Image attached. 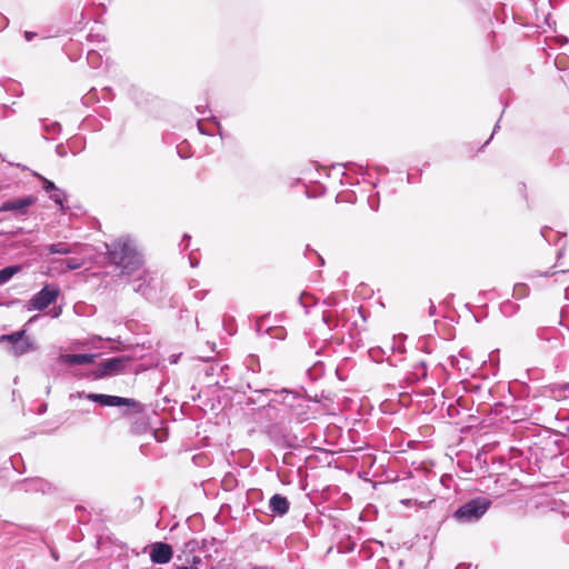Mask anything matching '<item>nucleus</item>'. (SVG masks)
<instances>
[{
  "instance_id": "obj_1",
  "label": "nucleus",
  "mask_w": 569,
  "mask_h": 569,
  "mask_svg": "<svg viewBox=\"0 0 569 569\" xmlns=\"http://www.w3.org/2000/svg\"><path fill=\"white\" fill-rule=\"evenodd\" d=\"M256 392L274 395V397L269 400L268 408L277 409V406H281V408L278 409L276 419L280 421H296L297 423H302L309 419V405L300 393L288 389L280 391L262 389L256 390Z\"/></svg>"
},
{
  "instance_id": "obj_2",
  "label": "nucleus",
  "mask_w": 569,
  "mask_h": 569,
  "mask_svg": "<svg viewBox=\"0 0 569 569\" xmlns=\"http://www.w3.org/2000/svg\"><path fill=\"white\" fill-rule=\"evenodd\" d=\"M106 247L109 261L118 267L122 274H132L140 270L142 259L130 237L122 236Z\"/></svg>"
},
{
  "instance_id": "obj_3",
  "label": "nucleus",
  "mask_w": 569,
  "mask_h": 569,
  "mask_svg": "<svg viewBox=\"0 0 569 569\" xmlns=\"http://www.w3.org/2000/svg\"><path fill=\"white\" fill-rule=\"evenodd\" d=\"M209 545L214 547L217 545L216 539L203 540L201 546L196 539L186 542L181 553L177 557L180 563L176 566V569H209L207 565L203 566L202 560V556L204 558L210 557Z\"/></svg>"
},
{
  "instance_id": "obj_4",
  "label": "nucleus",
  "mask_w": 569,
  "mask_h": 569,
  "mask_svg": "<svg viewBox=\"0 0 569 569\" xmlns=\"http://www.w3.org/2000/svg\"><path fill=\"white\" fill-rule=\"evenodd\" d=\"M491 501L486 497H476L461 505L453 513V518L461 523L478 521L490 508Z\"/></svg>"
},
{
  "instance_id": "obj_5",
  "label": "nucleus",
  "mask_w": 569,
  "mask_h": 569,
  "mask_svg": "<svg viewBox=\"0 0 569 569\" xmlns=\"http://www.w3.org/2000/svg\"><path fill=\"white\" fill-rule=\"evenodd\" d=\"M59 293L60 290L57 286L46 284L29 300L28 309L42 311L57 300Z\"/></svg>"
},
{
  "instance_id": "obj_6",
  "label": "nucleus",
  "mask_w": 569,
  "mask_h": 569,
  "mask_svg": "<svg viewBox=\"0 0 569 569\" xmlns=\"http://www.w3.org/2000/svg\"><path fill=\"white\" fill-rule=\"evenodd\" d=\"M79 398H86L90 401L97 402L100 406L103 407H136L138 402L131 398H123L119 396H110V395H103V393H86V392H78Z\"/></svg>"
},
{
  "instance_id": "obj_7",
  "label": "nucleus",
  "mask_w": 569,
  "mask_h": 569,
  "mask_svg": "<svg viewBox=\"0 0 569 569\" xmlns=\"http://www.w3.org/2000/svg\"><path fill=\"white\" fill-rule=\"evenodd\" d=\"M36 202L33 196H27L23 198L9 199L1 203L0 212L13 211L17 214H24L30 206Z\"/></svg>"
},
{
  "instance_id": "obj_8",
  "label": "nucleus",
  "mask_w": 569,
  "mask_h": 569,
  "mask_svg": "<svg viewBox=\"0 0 569 569\" xmlns=\"http://www.w3.org/2000/svg\"><path fill=\"white\" fill-rule=\"evenodd\" d=\"M172 555L171 546L164 542L153 543L150 550V559L153 563H167L171 560Z\"/></svg>"
},
{
  "instance_id": "obj_9",
  "label": "nucleus",
  "mask_w": 569,
  "mask_h": 569,
  "mask_svg": "<svg viewBox=\"0 0 569 569\" xmlns=\"http://www.w3.org/2000/svg\"><path fill=\"white\" fill-rule=\"evenodd\" d=\"M96 356L90 353H66L60 356V361L64 365H89L93 362Z\"/></svg>"
},
{
  "instance_id": "obj_10",
  "label": "nucleus",
  "mask_w": 569,
  "mask_h": 569,
  "mask_svg": "<svg viewBox=\"0 0 569 569\" xmlns=\"http://www.w3.org/2000/svg\"><path fill=\"white\" fill-rule=\"evenodd\" d=\"M289 501L284 496L273 495L269 500V508L274 515L284 516L289 511Z\"/></svg>"
},
{
  "instance_id": "obj_11",
  "label": "nucleus",
  "mask_w": 569,
  "mask_h": 569,
  "mask_svg": "<svg viewBox=\"0 0 569 569\" xmlns=\"http://www.w3.org/2000/svg\"><path fill=\"white\" fill-rule=\"evenodd\" d=\"M124 358L114 357L101 363L100 377L119 372L123 368Z\"/></svg>"
},
{
  "instance_id": "obj_12",
  "label": "nucleus",
  "mask_w": 569,
  "mask_h": 569,
  "mask_svg": "<svg viewBox=\"0 0 569 569\" xmlns=\"http://www.w3.org/2000/svg\"><path fill=\"white\" fill-rule=\"evenodd\" d=\"M77 243L57 242L46 246V251L50 254H71L76 252Z\"/></svg>"
},
{
  "instance_id": "obj_13",
  "label": "nucleus",
  "mask_w": 569,
  "mask_h": 569,
  "mask_svg": "<svg viewBox=\"0 0 569 569\" xmlns=\"http://www.w3.org/2000/svg\"><path fill=\"white\" fill-rule=\"evenodd\" d=\"M21 270V266H8L0 270V286L7 283L14 274Z\"/></svg>"
},
{
  "instance_id": "obj_14",
  "label": "nucleus",
  "mask_w": 569,
  "mask_h": 569,
  "mask_svg": "<svg viewBox=\"0 0 569 569\" xmlns=\"http://www.w3.org/2000/svg\"><path fill=\"white\" fill-rule=\"evenodd\" d=\"M133 291L142 295L146 298H149L151 296L152 289L146 279L139 277L134 281Z\"/></svg>"
},
{
  "instance_id": "obj_15",
  "label": "nucleus",
  "mask_w": 569,
  "mask_h": 569,
  "mask_svg": "<svg viewBox=\"0 0 569 569\" xmlns=\"http://www.w3.org/2000/svg\"><path fill=\"white\" fill-rule=\"evenodd\" d=\"M34 349H36V347L28 339H23L20 341L19 345L17 343V345L12 346V352L14 356H21V355H23L30 350H34Z\"/></svg>"
},
{
  "instance_id": "obj_16",
  "label": "nucleus",
  "mask_w": 569,
  "mask_h": 569,
  "mask_svg": "<svg viewBox=\"0 0 569 569\" xmlns=\"http://www.w3.org/2000/svg\"><path fill=\"white\" fill-rule=\"evenodd\" d=\"M556 269V266L551 267L549 270H547L546 272H539V271H532L530 272L527 278L529 280H532L535 279L536 277H552V276H558V274H566L569 272V269L568 270H555Z\"/></svg>"
},
{
  "instance_id": "obj_17",
  "label": "nucleus",
  "mask_w": 569,
  "mask_h": 569,
  "mask_svg": "<svg viewBox=\"0 0 569 569\" xmlns=\"http://www.w3.org/2000/svg\"><path fill=\"white\" fill-rule=\"evenodd\" d=\"M43 131L46 133L47 140L54 139L56 136H58L61 132V126L58 122H51L48 124H43Z\"/></svg>"
},
{
  "instance_id": "obj_18",
  "label": "nucleus",
  "mask_w": 569,
  "mask_h": 569,
  "mask_svg": "<svg viewBox=\"0 0 569 569\" xmlns=\"http://www.w3.org/2000/svg\"><path fill=\"white\" fill-rule=\"evenodd\" d=\"M26 333V330H19V331H16V332H12L10 335H3L1 337V340H7L9 341L12 346L14 345H19L21 340H23V336Z\"/></svg>"
},
{
  "instance_id": "obj_19",
  "label": "nucleus",
  "mask_w": 569,
  "mask_h": 569,
  "mask_svg": "<svg viewBox=\"0 0 569 569\" xmlns=\"http://www.w3.org/2000/svg\"><path fill=\"white\" fill-rule=\"evenodd\" d=\"M61 263H64L68 270H77L83 266V260L78 258H68L60 260Z\"/></svg>"
},
{
  "instance_id": "obj_20",
  "label": "nucleus",
  "mask_w": 569,
  "mask_h": 569,
  "mask_svg": "<svg viewBox=\"0 0 569 569\" xmlns=\"http://www.w3.org/2000/svg\"><path fill=\"white\" fill-rule=\"evenodd\" d=\"M529 295V288L526 283H517L513 287V297L517 299L526 298Z\"/></svg>"
},
{
  "instance_id": "obj_21",
  "label": "nucleus",
  "mask_w": 569,
  "mask_h": 569,
  "mask_svg": "<svg viewBox=\"0 0 569 569\" xmlns=\"http://www.w3.org/2000/svg\"><path fill=\"white\" fill-rule=\"evenodd\" d=\"M517 308L518 306L515 302L508 300L501 305L500 310L505 316L510 317L516 312Z\"/></svg>"
},
{
  "instance_id": "obj_22",
  "label": "nucleus",
  "mask_w": 569,
  "mask_h": 569,
  "mask_svg": "<svg viewBox=\"0 0 569 569\" xmlns=\"http://www.w3.org/2000/svg\"><path fill=\"white\" fill-rule=\"evenodd\" d=\"M49 198L57 204L62 206L66 199V194L61 189L57 188L54 191L49 193Z\"/></svg>"
},
{
  "instance_id": "obj_23",
  "label": "nucleus",
  "mask_w": 569,
  "mask_h": 569,
  "mask_svg": "<svg viewBox=\"0 0 569 569\" xmlns=\"http://www.w3.org/2000/svg\"><path fill=\"white\" fill-rule=\"evenodd\" d=\"M345 168L353 171V172H357L361 176L366 174L367 173V169L361 166V164H357V163H353V162H348L346 164H343Z\"/></svg>"
},
{
  "instance_id": "obj_24",
  "label": "nucleus",
  "mask_w": 569,
  "mask_h": 569,
  "mask_svg": "<svg viewBox=\"0 0 569 569\" xmlns=\"http://www.w3.org/2000/svg\"><path fill=\"white\" fill-rule=\"evenodd\" d=\"M40 179L42 181V187L47 193H51L58 188L52 181L48 180L47 178L40 177Z\"/></svg>"
},
{
  "instance_id": "obj_25",
  "label": "nucleus",
  "mask_w": 569,
  "mask_h": 569,
  "mask_svg": "<svg viewBox=\"0 0 569 569\" xmlns=\"http://www.w3.org/2000/svg\"><path fill=\"white\" fill-rule=\"evenodd\" d=\"M99 53L94 50H90L88 52V62L92 66V67H97L98 66V59H99Z\"/></svg>"
},
{
  "instance_id": "obj_26",
  "label": "nucleus",
  "mask_w": 569,
  "mask_h": 569,
  "mask_svg": "<svg viewBox=\"0 0 569 569\" xmlns=\"http://www.w3.org/2000/svg\"><path fill=\"white\" fill-rule=\"evenodd\" d=\"M197 127H198V130L200 131V133H202V134H207V136L213 134V132L208 130L200 120L197 122Z\"/></svg>"
},
{
  "instance_id": "obj_27",
  "label": "nucleus",
  "mask_w": 569,
  "mask_h": 569,
  "mask_svg": "<svg viewBox=\"0 0 569 569\" xmlns=\"http://www.w3.org/2000/svg\"><path fill=\"white\" fill-rule=\"evenodd\" d=\"M56 152H57V154H58L59 157H62V158H63V157H66V156H67V153H68V152H67V149H66V148H64V146H63V144H61V143H60V144H58V146L56 147Z\"/></svg>"
},
{
  "instance_id": "obj_28",
  "label": "nucleus",
  "mask_w": 569,
  "mask_h": 569,
  "mask_svg": "<svg viewBox=\"0 0 569 569\" xmlns=\"http://www.w3.org/2000/svg\"><path fill=\"white\" fill-rule=\"evenodd\" d=\"M30 483L36 485L37 486L36 488L40 489L42 491L44 490V486H47V483L41 479L31 480Z\"/></svg>"
},
{
  "instance_id": "obj_29",
  "label": "nucleus",
  "mask_w": 569,
  "mask_h": 569,
  "mask_svg": "<svg viewBox=\"0 0 569 569\" xmlns=\"http://www.w3.org/2000/svg\"><path fill=\"white\" fill-rule=\"evenodd\" d=\"M208 293V290H198L193 293L194 298L198 299V300H202L204 299V297L207 296Z\"/></svg>"
},
{
  "instance_id": "obj_30",
  "label": "nucleus",
  "mask_w": 569,
  "mask_h": 569,
  "mask_svg": "<svg viewBox=\"0 0 569 569\" xmlns=\"http://www.w3.org/2000/svg\"><path fill=\"white\" fill-rule=\"evenodd\" d=\"M189 240H190V236L189 234H184L183 236V240L182 242L180 243V247H181V250H186L189 246Z\"/></svg>"
},
{
  "instance_id": "obj_31",
  "label": "nucleus",
  "mask_w": 569,
  "mask_h": 569,
  "mask_svg": "<svg viewBox=\"0 0 569 569\" xmlns=\"http://www.w3.org/2000/svg\"><path fill=\"white\" fill-rule=\"evenodd\" d=\"M8 24V20L7 18L3 16V14H0V30H2L3 28H6Z\"/></svg>"
},
{
  "instance_id": "obj_32",
  "label": "nucleus",
  "mask_w": 569,
  "mask_h": 569,
  "mask_svg": "<svg viewBox=\"0 0 569 569\" xmlns=\"http://www.w3.org/2000/svg\"><path fill=\"white\" fill-rule=\"evenodd\" d=\"M37 34L31 31H24V38L27 41H31Z\"/></svg>"
},
{
  "instance_id": "obj_33",
  "label": "nucleus",
  "mask_w": 569,
  "mask_h": 569,
  "mask_svg": "<svg viewBox=\"0 0 569 569\" xmlns=\"http://www.w3.org/2000/svg\"><path fill=\"white\" fill-rule=\"evenodd\" d=\"M435 313H436V307H435V305L431 302V305H430V309H429V315H430V316H433Z\"/></svg>"
},
{
  "instance_id": "obj_34",
  "label": "nucleus",
  "mask_w": 569,
  "mask_h": 569,
  "mask_svg": "<svg viewBox=\"0 0 569 569\" xmlns=\"http://www.w3.org/2000/svg\"><path fill=\"white\" fill-rule=\"evenodd\" d=\"M213 120H214V124H216V127H217V129H218V131H219V134L221 136V134H222V132H221V126H220L219 121H217V120H216V118H213Z\"/></svg>"
},
{
  "instance_id": "obj_35",
  "label": "nucleus",
  "mask_w": 569,
  "mask_h": 569,
  "mask_svg": "<svg viewBox=\"0 0 569 569\" xmlns=\"http://www.w3.org/2000/svg\"><path fill=\"white\" fill-rule=\"evenodd\" d=\"M197 288V282L193 280L190 282V289H196Z\"/></svg>"
},
{
  "instance_id": "obj_36",
  "label": "nucleus",
  "mask_w": 569,
  "mask_h": 569,
  "mask_svg": "<svg viewBox=\"0 0 569 569\" xmlns=\"http://www.w3.org/2000/svg\"><path fill=\"white\" fill-rule=\"evenodd\" d=\"M197 110H198L199 113H204V108L203 107L198 106Z\"/></svg>"
},
{
  "instance_id": "obj_37",
  "label": "nucleus",
  "mask_w": 569,
  "mask_h": 569,
  "mask_svg": "<svg viewBox=\"0 0 569 569\" xmlns=\"http://www.w3.org/2000/svg\"><path fill=\"white\" fill-rule=\"evenodd\" d=\"M316 254L318 256V258H319V260H320V264H323V263H325L323 258H322V257H320L317 252H316Z\"/></svg>"
},
{
  "instance_id": "obj_38",
  "label": "nucleus",
  "mask_w": 569,
  "mask_h": 569,
  "mask_svg": "<svg viewBox=\"0 0 569 569\" xmlns=\"http://www.w3.org/2000/svg\"><path fill=\"white\" fill-rule=\"evenodd\" d=\"M459 356H460V357H466V351L462 349V350L459 352Z\"/></svg>"
},
{
  "instance_id": "obj_39",
  "label": "nucleus",
  "mask_w": 569,
  "mask_h": 569,
  "mask_svg": "<svg viewBox=\"0 0 569 569\" xmlns=\"http://www.w3.org/2000/svg\"><path fill=\"white\" fill-rule=\"evenodd\" d=\"M456 362L458 363V360H457V358L453 356V357H452V360H451V363H452V365H455Z\"/></svg>"
},
{
  "instance_id": "obj_40",
  "label": "nucleus",
  "mask_w": 569,
  "mask_h": 569,
  "mask_svg": "<svg viewBox=\"0 0 569 569\" xmlns=\"http://www.w3.org/2000/svg\"><path fill=\"white\" fill-rule=\"evenodd\" d=\"M305 297H307V295H301V297L299 298L300 302L302 303Z\"/></svg>"
},
{
  "instance_id": "obj_41",
  "label": "nucleus",
  "mask_w": 569,
  "mask_h": 569,
  "mask_svg": "<svg viewBox=\"0 0 569 569\" xmlns=\"http://www.w3.org/2000/svg\"><path fill=\"white\" fill-rule=\"evenodd\" d=\"M403 503L408 505L410 502V499L402 500Z\"/></svg>"
},
{
  "instance_id": "obj_42",
  "label": "nucleus",
  "mask_w": 569,
  "mask_h": 569,
  "mask_svg": "<svg viewBox=\"0 0 569 569\" xmlns=\"http://www.w3.org/2000/svg\"><path fill=\"white\" fill-rule=\"evenodd\" d=\"M498 128H499V124H496L493 132H496Z\"/></svg>"
}]
</instances>
